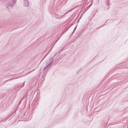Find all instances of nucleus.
Wrapping results in <instances>:
<instances>
[{
    "label": "nucleus",
    "instance_id": "1",
    "mask_svg": "<svg viewBox=\"0 0 128 128\" xmlns=\"http://www.w3.org/2000/svg\"><path fill=\"white\" fill-rule=\"evenodd\" d=\"M16 0H9L8 2L6 5V7L7 8H8L10 7H12L14 5L13 4L15 3Z\"/></svg>",
    "mask_w": 128,
    "mask_h": 128
},
{
    "label": "nucleus",
    "instance_id": "2",
    "mask_svg": "<svg viewBox=\"0 0 128 128\" xmlns=\"http://www.w3.org/2000/svg\"><path fill=\"white\" fill-rule=\"evenodd\" d=\"M24 5L25 6H28L29 3L28 0H24Z\"/></svg>",
    "mask_w": 128,
    "mask_h": 128
},
{
    "label": "nucleus",
    "instance_id": "3",
    "mask_svg": "<svg viewBox=\"0 0 128 128\" xmlns=\"http://www.w3.org/2000/svg\"><path fill=\"white\" fill-rule=\"evenodd\" d=\"M24 82H25L23 84H19V85H18V86H17V87L18 88H22L24 86Z\"/></svg>",
    "mask_w": 128,
    "mask_h": 128
},
{
    "label": "nucleus",
    "instance_id": "4",
    "mask_svg": "<svg viewBox=\"0 0 128 128\" xmlns=\"http://www.w3.org/2000/svg\"><path fill=\"white\" fill-rule=\"evenodd\" d=\"M68 46V44H67L64 47H63L62 48L61 50V51H62L65 49L66 48V46Z\"/></svg>",
    "mask_w": 128,
    "mask_h": 128
},
{
    "label": "nucleus",
    "instance_id": "5",
    "mask_svg": "<svg viewBox=\"0 0 128 128\" xmlns=\"http://www.w3.org/2000/svg\"><path fill=\"white\" fill-rule=\"evenodd\" d=\"M53 62L52 60L50 62H49V64L47 65L48 66Z\"/></svg>",
    "mask_w": 128,
    "mask_h": 128
},
{
    "label": "nucleus",
    "instance_id": "6",
    "mask_svg": "<svg viewBox=\"0 0 128 128\" xmlns=\"http://www.w3.org/2000/svg\"><path fill=\"white\" fill-rule=\"evenodd\" d=\"M48 67V66L47 65L46 66H45V67L44 68H43V70H45L46 68Z\"/></svg>",
    "mask_w": 128,
    "mask_h": 128
},
{
    "label": "nucleus",
    "instance_id": "7",
    "mask_svg": "<svg viewBox=\"0 0 128 128\" xmlns=\"http://www.w3.org/2000/svg\"><path fill=\"white\" fill-rule=\"evenodd\" d=\"M106 4L108 6L109 5V4L108 3L109 2V1H108V0H106Z\"/></svg>",
    "mask_w": 128,
    "mask_h": 128
},
{
    "label": "nucleus",
    "instance_id": "8",
    "mask_svg": "<svg viewBox=\"0 0 128 128\" xmlns=\"http://www.w3.org/2000/svg\"><path fill=\"white\" fill-rule=\"evenodd\" d=\"M76 26L74 28V31H73V32H72V34L74 33L75 30L76 29Z\"/></svg>",
    "mask_w": 128,
    "mask_h": 128
},
{
    "label": "nucleus",
    "instance_id": "9",
    "mask_svg": "<svg viewBox=\"0 0 128 128\" xmlns=\"http://www.w3.org/2000/svg\"><path fill=\"white\" fill-rule=\"evenodd\" d=\"M35 70L34 69V70H32L31 71H30L29 72H28L26 74V75H27V74H29V73H30L31 72H32V71L34 70Z\"/></svg>",
    "mask_w": 128,
    "mask_h": 128
},
{
    "label": "nucleus",
    "instance_id": "10",
    "mask_svg": "<svg viewBox=\"0 0 128 128\" xmlns=\"http://www.w3.org/2000/svg\"><path fill=\"white\" fill-rule=\"evenodd\" d=\"M21 100L19 102V103L18 104V106H18H18L20 105V103H21Z\"/></svg>",
    "mask_w": 128,
    "mask_h": 128
},
{
    "label": "nucleus",
    "instance_id": "11",
    "mask_svg": "<svg viewBox=\"0 0 128 128\" xmlns=\"http://www.w3.org/2000/svg\"><path fill=\"white\" fill-rule=\"evenodd\" d=\"M48 55V54H46L43 57V58H44V59L46 57V56Z\"/></svg>",
    "mask_w": 128,
    "mask_h": 128
},
{
    "label": "nucleus",
    "instance_id": "12",
    "mask_svg": "<svg viewBox=\"0 0 128 128\" xmlns=\"http://www.w3.org/2000/svg\"><path fill=\"white\" fill-rule=\"evenodd\" d=\"M17 78H12L11 79H10V80H12L13 79H17Z\"/></svg>",
    "mask_w": 128,
    "mask_h": 128
},
{
    "label": "nucleus",
    "instance_id": "13",
    "mask_svg": "<svg viewBox=\"0 0 128 128\" xmlns=\"http://www.w3.org/2000/svg\"><path fill=\"white\" fill-rule=\"evenodd\" d=\"M56 54H56L54 55V56H53V57L52 58V62H53V60H54V58H53V57H54V56H55L56 55Z\"/></svg>",
    "mask_w": 128,
    "mask_h": 128
},
{
    "label": "nucleus",
    "instance_id": "14",
    "mask_svg": "<svg viewBox=\"0 0 128 128\" xmlns=\"http://www.w3.org/2000/svg\"><path fill=\"white\" fill-rule=\"evenodd\" d=\"M72 9L70 10H68V11L67 12H66V13H65V14H67V13L68 12H69V11H72Z\"/></svg>",
    "mask_w": 128,
    "mask_h": 128
},
{
    "label": "nucleus",
    "instance_id": "15",
    "mask_svg": "<svg viewBox=\"0 0 128 128\" xmlns=\"http://www.w3.org/2000/svg\"><path fill=\"white\" fill-rule=\"evenodd\" d=\"M110 125L109 126H108L107 127V128H110Z\"/></svg>",
    "mask_w": 128,
    "mask_h": 128
},
{
    "label": "nucleus",
    "instance_id": "16",
    "mask_svg": "<svg viewBox=\"0 0 128 128\" xmlns=\"http://www.w3.org/2000/svg\"><path fill=\"white\" fill-rule=\"evenodd\" d=\"M107 20L106 22H105V23L104 24H106V22H107L108 21V20Z\"/></svg>",
    "mask_w": 128,
    "mask_h": 128
},
{
    "label": "nucleus",
    "instance_id": "17",
    "mask_svg": "<svg viewBox=\"0 0 128 128\" xmlns=\"http://www.w3.org/2000/svg\"><path fill=\"white\" fill-rule=\"evenodd\" d=\"M44 59V58H43L42 59L40 62H41L42 61H43Z\"/></svg>",
    "mask_w": 128,
    "mask_h": 128
},
{
    "label": "nucleus",
    "instance_id": "18",
    "mask_svg": "<svg viewBox=\"0 0 128 128\" xmlns=\"http://www.w3.org/2000/svg\"><path fill=\"white\" fill-rule=\"evenodd\" d=\"M50 52V51H49V52H48V53L47 54H48V53Z\"/></svg>",
    "mask_w": 128,
    "mask_h": 128
},
{
    "label": "nucleus",
    "instance_id": "19",
    "mask_svg": "<svg viewBox=\"0 0 128 128\" xmlns=\"http://www.w3.org/2000/svg\"><path fill=\"white\" fill-rule=\"evenodd\" d=\"M50 52V51H49V52H48V53L47 54H48V53Z\"/></svg>",
    "mask_w": 128,
    "mask_h": 128
},
{
    "label": "nucleus",
    "instance_id": "20",
    "mask_svg": "<svg viewBox=\"0 0 128 128\" xmlns=\"http://www.w3.org/2000/svg\"><path fill=\"white\" fill-rule=\"evenodd\" d=\"M104 26V25H102V26Z\"/></svg>",
    "mask_w": 128,
    "mask_h": 128
},
{
    "label": "nucleus",
    "instance_id": "21",
    "mask_svg": "<svg viewBox=\"0 0 128 128\" xmlns=\"http://www.w3.org/2000/svg\"><path fill=\"white\" fill-rule=\"evenodd\" d=\"M104 26V25H102V26Z\"/></svg>",
    "mask_w": 128,
    "mask_h": 128
},
{
    "label": "nucleus",
    "instance_id": "22",
    "mask_svg": "<svg viewBox=\"0 0 128 128\" xmlns=\"http://www.w3.org/2000/svg\"><path fill=\"white\" fill-rule=\"evenodd\" d=\"M104 26V25H102V26Z\"/></svg>",
    "mask_w": 128,
    "mask_h": 128
}]
</instances>
